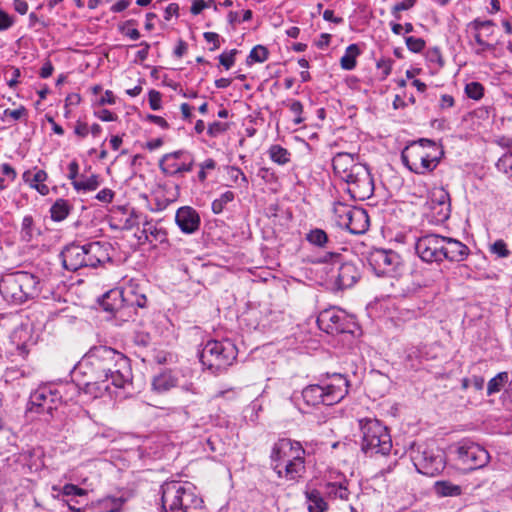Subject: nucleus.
I'll return each instance as SVG.
<instances>
[{"mask_svg": "<svg viewBox=\"0 0 512 512\" xmlns=\"http://www.w3.org/2000/svg\"><path fill=\"white\" fill-rule=\"evenodd\" d=\"M324 494L329 499L348 500L350 491L345 476L340 474L337 480L327 481L324 484Z\"/></svg>", "mask_w": 512, "mask_h": 512, "instance_id": "a878e982", "label": "nucleus"}, {"mask_svg": "<svg viewBox=\"0 0 512 512\" xmlns=\"http://www.w3.org/2000/svg\"><path fill=\"white\" fill-rule=\"evenodd\" d=\"M238 350L236 345L226 339L222 341L210 340L200 351V362L205 369L218 375L227 370L236 360Z\"/></svg>", "mask_w": 512, "mask_h": 512, "instance_id": "6e6552de", "label": "nucleus"}, {"mask_svg": "<svg viewBox=\"0 0 512 512\" xmlns=\"http://www.w3.org/2000/svg\"><path fill=\"white\" fill-rule=\"evenodd\" d=\"M348 192L352 198L360 201L369 199L374 192V182L370 170L364 164L354 169L348 180Z\"/></svg>", "mask_w": 512, "mask_h": 512, "instance_id": "dca6fc26", "label": "nucleus"}, {"mask_svg": "<svg viewBox=\"0 0 512 512\" xmlns=\"http://www.w3.org/2000/svg\"><path fill=\"white\" fill-rule=\"evenodd\" d=\"M79 369L87 376L85 389L95 398L110 393V385L117 389L132 386L130 360L108 346H94L80 362Z\"/></svg>", "mask_w": 512, "mask_h": 512, "instance_id": "f257e3e1", "label": "nucleus"}, {"mask_svg": "<svg viewBox=\"0 0 512 512\" xmlns=\"http://www.w3.org/2000/svg\"><path fill=\"white\" fill-rule=\"evenodd\" d=\"M494 22L492 20H481L479 18L474 19L468 24V27L475 31V33H481L482 30L487 31L486 36H490L493 31L492 27Z\"/></svg>", "mask_w": 512, "mask_h": 512, "instance_id": "ea45409f", "label": "nucleus"}, {"mask_svg": "<svg viewBox=\"0 0 512 512\" xmlns=\"http://www.w3.org/2000/svg\"><path fill=\"white\" fill-rule=\"evenodd\" d=\"M61 402L62 396L56 388L43 385L31 393L27 411L52 415L53 410L57 409Z\"/></svg>", "mask_w": 512, "mask_h": 512, "instance_id": "ddd939ff", "label": "nucleus"}, {"mask_svg": "<svg viewBox=\"0 0 512 512\" xmlns=\"http://www.w3.org/2000/svg\"><path fill=\"white\" fill-rule=\"evenodd\" d=\"M362 432L361 449L367 456L387 455L392 449L388 428L375 418L358 420Z\"/></svg>", "mask_w": 512, "mask_h": 512, "instance_id": "0eeeda50", "label": "nucleus"}, {"mask_svg": "<svg viewBox=\"0 0 512 512\" xmlns=\"http://www.w3.org/2000/svg\"><path fill=\"white\" fill-rule=\"evenodd\" d=\"M23 179L25 182H29L30 185L39 184L47 179V173L44 170H37L34 174L30 171H26L23 173Z\"/></svg>", "mask_w": 512, "mask_h": 512, "instance_id": "8fccbe9b", "label": "nucleus"}, {"mask_svg": "<svg viewBox=\"0 0 512 512\" xmlns=\"http://www.w3.org/2000/svg\"><path fill=\"white\" fill-rule=\"evenodd\" d=\"M149 105L154 111L160 110L161 108V93L156 90H150L149 92Z\"/></svg>", "mask_w": 512, "mask_h": 512, "instance_id": "680f3d73", "label": "nucleus"}, {"mask_svg": "<svg viewBox=\"0 0 512 512\" xmlns=\"http://www.w3.org/2000/svg\"><path fill=\"white\" fill-rule=\"evenodd\" d=\"M426 60L429 63L436 64L439 68H442L444 66V59L438 47H432L427 50Z\"/></svg>", "mask_w": 512, "mask_h": 512, "instance_id": "09e8293b", "label": "nucleus"}, {"mask_svg": "<svg viewBox=\"0 0 512 512\" xmlns=\"http://www.w3.org/2000/svg\"><path fill=\"white\" fill-rule=\"evenodd\" d=\"M290 111L295 115L293 122L295 125H300L305 121L303 114V104L298 100H291L287 103Z\"/></svg>", "mask_w": 512, "mask_h": 512, "instance_id": "49530a36", "label": "nucleus"}, {"mask_svg": "<svg viewBox=\"0 0 512 512\" xmlns=\"http://www.w3.org/2000/svg\"><path fill=\"white\" fill-rule=\"evenodd\" d=\"M234 193L232 191H226L220 195L219 198L212 202V211L215 214H220L224 207L231 201L234 200Z\"/></svg>", "mask_w": 512, "mask_h": 512, "instance_id": "58836bf2", "label": "nucleus"}, {"mask_svg": "<svg viewBox=\"0 0 512 512\" xmlns=\"http://www.w3.org/2000/svg\"><path fill=\"white\" fill-rule=\"evenodd\" d=\"M72 207L65 199H57L50 208L51 219L55 222H61L70 214Z\"/></svg>", "mask_w": 512, "mask_h": 512, "instance_id": "c85d7f7f", "label": "nucleus"}, {"mask_svg": "<svg viewBox=\"0 0 512 512\" xmlns=\"http://www.w3.org/2000/svg\"><path fill=\"white\" fill-rule=\"evenodd\" d=\"M53 491L57 492L55 495L62 498L63 501H69V497L84 496L85 490L74 484H65L63 487L53 486Z\"/></svg>", "mask_w": 512, "mask_h": 512, "instance_id": "473e14b6", "label": "nucleus"}, {"mask_svg": "<svg viewBox=\"0 0 512 512\" xmlns=\"http://www.w3.org/2000/svg\"><path fill=\"white\" fill-rule=\"evenodd\" d=\"M194 166V159L193 157L186 152V156L181 159L180 167H179V175L192 171Z\"/></svg>", "mask_w": 512, "mask_h": 512, "instance_id": "e2e57ef3", "label": "nucleus"}, {"mask_svg": "<svg viewBox=\"0 0 512 512\" xmlns=\"http://www.w3.org/2000/svg\"><path fill=\"white\" fill-rule=\"evenodd\" d=\"M144 232L149 233V235L152 237L151 241H156L160 244L168 242L167 232L161 227L149 225L148 228L144 229Z\"/></svg>", "mask_w": 512, "mask_h": 512, "instance_id": "c03bdc74", "label": "nucleus"}, {"mask_svg": "<svg viewBox=\"0 0 512 512\" xmlns=\"http://www.w3.org/2000/svg\"><path fill=\"white\" fill-rule=\"evenodd\" d=\"M185 156L186 152L183 150H177L163 155L159 160V168L161 172L166 176L179 175L180 162Z\"/></svg>", "mask_w": 512, "mask_h": 512, "instance_id": "393cba45", "label": "nucleus"}, {"mask_svg": "<svg viewBox=\"0 0 512 512\" xmlns=\"http://www.w3.org/2000/svg\"><path fill=\"white\" fill-rule=\"evenodd\" d=\"M238 53V50L232 49L229 52H223L219 55V62L223 65L227 70L230 69L235 63V55Z\"/></svg>", "mask_w": 512, "mask_h": 512, "instance_id": "5fc2aeb1", "label": "nucleus"}, {"mask_svg": "<svg viewBox=\"0 0 512 512\" xmlns=\"http://www.w3.org/2000/svg\"><path fill=\"white\" fill-rule=\"evenodd\" d=\"M33 224L34 220L31 215H26L21 223V235L22 239L30 241L33 237Z\"/></svg>", "mask_w": 512, "mask_h": 512, "instance_id": "de8ad7c7", "label": "nucleus"}, {"mask_svg": "<svg viewBox=\"0 0 512 512\" xmlns=\"http://www.w3.org/2000/svg\"><path fill=\"white\" fill-rule=\"evenodd\" d=\"M110 248V244L101 242L69 244L60 254L62 265L66 270L73 272L81 268H96L111 261Z\"/></svg>", "mask_w": 512, "mask_h": 512, "instance_id": "7ed1b4c3", "label": "nucleus"}, {"mask_svg": "<svg viewBox=\"0 0 512 512\" xmlns=\"http://www.w3.org/2000/svg\"><path fill=\"white\" fill-rule=\"evenodd\" d=\"M458 462L465 470H477L485 467L490 461L488 451L470 440H462L456 446Z\"/></svg>", "mask_w": 512, "mask_h": 512, "instance_id": "9b49d317", "label": "nucleus"}, {"mask_svg": "<svg viewBox=\"0 0 512 512\" xmlns=\"http://www.w3.org/2000/svg\"><path fill=\"white\" fill-rule=\"evenodd\" d=\"M123 505V500L117 497H107L102 501V506L106 512H118Z\"/></svg>", "mask_w": 512, "mask_h": 512, "instance_id": "603ef678", "label": "nucleus"}, {"mask_svg": "<svg viewBox=\"0 0 512 512\" xmlns=\"http://www.w3.org/2000/svg\"><path fill=\"white\" fill-rule=\"evenodd\" d=\"M227 174L229 175L230 179L235 182L239 183L241 187L247 188L248 187V179L246 175L241 171L240 168L236 166H228L227 167Z\"/></svg>", "mask_w": 512, "mask_h": 512, "instance_id": "79ce46f5", "label": "nucleus"}, {"mask_svg": "<svg viewBox=\"0 0 512 512\" xmlns=\"http://www.w3.org/2000/svg\"><path fill=\"white\" fill-rule=\"evenodd\" d=\"M443 241L444 237L438 234L424 235L416 241V253L427 263L441 262Z\"/></svg>", "mask_w": 512, "mask_h": 512, "instance_id": "a211bd4d", "label": "nucleus"}, {"mask_svg": "<svg viewBox=\"0 0 512 512\" xmlns=\"http://www.w3.org/2000/svg\"><path fill=\"white\" fill-rule=\"evenodd\" d=\"M350 382L346 375L340 373L327 374L319 384L306 386L302 390V398L306 405H334L348 394Z\"/></svg>", "mask_w": 512, "mask_h": 512, "instance_id": "20e7f679", "label": "nucleus"}, {"mask_svg": "<svg viewBox=\"0 0 512 512\" xmlns=\"http://www.w3.org/2000/svg\"><path fill=\"white\" fill-rule=\"evenodd\" d=\"M199 444L203 452L221 455L223 450V443L217 435H209L199 440Z\"/></svg>", "mask_w": 512, "mask_h": 512, "instance_id": "72a5a7b5", "label": "nucleus"}, {"mask_svg": "<svg viewBox=\"0 0 512 512\" xmlns=\"http://www.w3.org/2000/svg\"><path fill=\"white\" fill-rule=\"evenodd\" d=\"M227 129H228V124L215 121L208 126L207 134L210 137H218L219 135L226 132Z\"/></svg>", "mask_w": 512, "mask_h": 512, "instance_id": "6e6d98bb", "label": "nucleus"}, {"mask_svg": "<svg viewBox=\"0 0 512 512\" xmlns=\"http://www.w3.org/2000/svg\"><path fill=\"white\" fill-rule=\"evenodd\" d=\"M19 284L25 294L26 301L37 297L42 290V281L40 278L27 271L16 272Z\"/></svg>", "mask_w": 512, "mask_h": 512, "instance_id": "b1692460", "label": "nucleus"}, {"mask_svg": "<svg viewBox=\"0 0 512 512\" xmlns=\"http://www.w3.org/2000/svg\"><path fill=\"white\" fill-rule=\"evenodd\" d=\"M268 55H269V52L265 46L257 45L250 51V54L247 58V62L248 63H251V62L263 63L264 61H266L268 59Z\"/></svg>", "mask_w": 512, "mask_h": 512, "instance_id": "a19ab883", "label": "nucleus"}, {"mask_svg": "<svg viewBox=\"0 0 512 512\" xmlns=\"http://www.w3.org/2000/svg\"><path fill=\"white\" fill-rule=\"evenodd\" d=\"M411 459L417 471L427 476H435L445 467L443 453L426 445H419L412 450Z\"/></svg>", "mask_w": 512, "mask_h": 512, "instance_id": "9d476101", "label": "nucleus"}, {"mask_svg": "<svg viewBox=\"0 0 512 512\" xmlns=\"http://www.w3.org/2000/svg\"><path fill=\"white\" fill-rule=\"evenodd\" d=\"M163 512H199L203 500L190 486L178 481L166 482L161 486Z\"/></svg>", "mask_w": 512, "mask_h": 512, "instance_id": "423d86ee", "label": "nucleus"}, {"mask_svg": "<svg viewBox=\"0 0 512 512\" xmlns=\"http://www.w3.org/2000/svg\"><path fill=\"white\" fill-rule=\"evenodd\" d=\"M305 450L297 441L279 439L272 448L271 467L278 477L296 480L305 472Z\"/></svg>", "mask_w": 512, "mask_h": 512, "instance_id": "f03ea898", "label": "nucleus"}, {"mask_svg": "<svg viewBox=\"0 0 512 512\" xmlns=\"http://www.w3.org/2000/svg\"><path fill=\"white\" fill-rule=\"evenodd\" d=\"M175 222L183 233L193 234L199 230L201 219L195 209L183 206L176 211Z\"/></svg>", "mask_w": 512, "mask_h": 512, "instance_id": "aec40b11", "label": "nucleus"}, {"mask_svg": "<svg viewBox=\"0 0 512 512\" xmlns=\"http://www.w3.org/2000/svg\"><path fill=\"white\" fill-rule=\"evenodd\" d=\"M323 262L331 261L332 263V275L331 279H334L339 288L352 287L360 277L357 267L351 262H341V254L328 252L323 258Z\"/></svg>", "mask_w": 512, "mask_h": 512, "instance_id": "4468645a", "label": "nucleus"}, {"mask_svg": "<svg viewBox=\"0 0 512 512\" xmlns=\"http://www.w3.org/2000/svg\"><path fill=\"white\" fill-rule=\"evenodd\" d=\"M178 385V377L170 370L155 376L152 381L153 390L159 393L167 392Z\"/></svg>", "mask_w": 512, "mask_h": 512, "instance_id": "bb28decb", "label": "nucleus"}, {"mask_svg": "<svg viewBox=\"0 0 512 512\" xmlns=\"http://www.w3.org/2000/svg\"><path fill=\"white\" fill-rule=\"evenodd\" d=\"M114 195V191L109 188H104L97 193L96 199L103 203H110L112 202Z\"/></svg>", "mask_w": 512, "mask_h": 512, "instance_id": "774afa93", "label": "nucleus"}, {"mask_svg": "<svg viewBox=\"0 0 512 512\" xmlns=\"http://www.w3.org/2000/svg\"><path fill=\"white\" fill-rule=\"evenodd\" d=\"M434 489L436 494L440 497H455L462 493V488L459 485L449 481H437L434 485Z\"/></svg>", "mask_w": 512, "mask_h": 512, "instance_id": "2f4dec72", "label": "nucleus"}, {"mask_svg": "<svg viewBox=\"0 0 512 512\" xmlns=\"http://www.w3.org/2000/svg\"><path fill=\"white\" fill-rule=\"evenodd\" d=\"M442 149L433 140L421 138L406 146L401 153L403 164L416 174L432 172L440 163Z\"/></svg>", "mask_w": 512, "mask_h": 512, "instance_id": "39448f33", "label": "nucleus"}, {"mask_svg": "<svg viewBox=\"0 0 512 512\" xmlns=\"http://www.w3.org/2000/svg\"><path fill=\"white\" fill-rule=\"evenodd\" d=\"M94 114L98 119L104 122H112L118 119V116L108 109H100L98 111H95Z\"/></svg>", "mask_w": 512, "mask_h": 512, "instance_id": "69168bd1", "label": "nucleus"}, {"mask_svg": "<svg viewBox=\"0 0 512 512\" xmlns=\"http://www.w3.org/2000/svg\"><path fill=\"white\" fill-rule=\"evenodd\" d=\"M135 24V20H127L125 23L119 26V30L121 33L125 34L131 40H138L140 38V32L136 28L126 30V26Z\"/></svg>", "mask_w": 512, "mask_h": 512, "instance_id": "4d7b16f0", "label": "nucleus"}, {"mask_svg": "<svg viewBox=\"0 0 512 512\" xmlns=\"http://www.w3.org/2000/svg\"><path fill=\"white\" fill-rule=\"evenodd\" d=\"M426 207L431 223H444L451 214V200L448 191L443 187L432 188L428 193Z\"/></svg>", "mask_w": 512, "mask_h": 512, "instance_id": "2eb2a0df", "label": "nucleus"}, {"mask_svg": "<svg viewBox=\"0 0 512 512\" xmlns=\"http://www.w3.org/2000/svg\"><path fill=\"white\" fill-rule=\"evenodd\" d=\"M469 255V248L459 240L444 237L442 248V261L461 262Z\"/></svg>", "mask_w": 512, "mask_h": 512, "instance_id": "4be33fe9", "label": "nucleus"}, {"mask_svg": "<svg viewBox=\"0 0 512 512\" xmlns=\"http://www.w3.org/2000/svg\"><path fill=\"white\" fill-rule=\"evenodd\" d=\"M496 168L498 171L505 173L509 178L512 179V160L507 159V157H500L496 163Z\"/></svg>", "mask_w": 512, "mask_h": 512, "instance_id": "13d9d810", "label": "nucleus"}, {"mask_svg": "<svg viewBox=\"0 0 512 512\" xmlns=\"http://www.w3.org/2000/svg\"><path fill=\"white\" fill-rule=\"evenodd\" d=\"M360 55V49L357 44H350L344 55L340 59L341 68L344 70H353L356 67V58Z\"/></svg>", "mask_w": 512, "mask_h": 512, "instance_id": "c756f323", "label": "nucleus"}, {"mask_svg": "<svg viewBox=\"0 0 512 512\" xmlns=\"http://www.w3.org/2000/svg\"><path fill=\"white\" fill-rule=\"evenodd\" d=\"M14 24V18L0 9V31H5L12 27Z\"/></svg>", "mask_w": 512, "mask_h": 512, "instance_id": "0e129e2a", "label": "nucleus"}, {"mask_svg": "<svg viewBox=\"0 0 512 512\" xmlns=\"http://www.w3.org/2000/svg\"><path fill=\"white\" fill-rule=\"evenodd\" d=\"M10 73V78L7 80V84L10 88H14L19 83L18 79L21 76L19 68L11 67L6 74Z\"/></svg>", "mask_w": 512, "mask_h": 512, "instance_id": "338daca9", "label": "nucleus"}, {"mask_svg": "<svg viewBox=\"0 0 512 512\" xmlns=\"http://www.w3.org/2000/svg\"><path fill=\"white\" fill-rule=\"evenodd\" d=\"M200 170L197 178L200 182H205L207 179V171L214 170L216 168V162L212 158L206 159L204 162L199 164Z\"/></svg>", "mask_w": 512, "mask_h": 512, "instance_id": "3c124183", "label": "nucleus"}, {"mask_svg": "<svg viewBox=\"0 0 512 512\" xmlns=\"http://www.w3.org/2000/svg\"><path fill=\"white\" fill-rule=\"evenodd\" d=\"M318 327L327 334L353 333L355 323L343 310L331 307L317 317Z\"/></svg>", "mask_w": 512, "mask_h": 512, "instance_id": "f8f14e48", "label": "nucleus"}, {"mask_svg": "<svg viewBox=\"0 0 512 512\" xmlns=\"http://www.w3.org/2000/svg\"><path fill=\"white\" fill-rule=\"evenodd\" d=\"M362 164L356 163L354 157L349 153H338L332 159V166L335 174L343 181L348 180L354 169Z\"/></svg>", "mask_w": 512, "mask_h": 512, "instance_id": "5701e85b", "label": "nucleus"}, {"mask_svg": "<svg viewBox=\"0 0 512 512\" xmlns=\"http://www.w3.org/2000/svg\"><path fill=\"white\" fill-rule=\"evenodd\" d=\"M306 499L308 503V511L309 512H326L328 509V504L325 502L321 493L313 489L311 491L306 492Z\"/></svg>", "mask_w": 512, "mask_h": 512, "instance_id": "cd10ccee", "label": "nucleus"}, {"mask_svg": "<svg viewBox=\"0 0 512 512\" xmlns=\"http://www.w3.org/2000/svg\"><path fill=\"white\" fill-rule=\"evenodd\" d=\"M405 42L407 48L414 53H419L425 48V41L422 38L409 36L405 39Z\"/></svg>", "mask_w": 512, "mask_h": 512, "instance_id": "864d4df0", "label": "nucleus"}, {"mask_svg": "<svg viewBox=\"0 0 512 512\" xmlns=\"http://www.w3.org/2000/svg\"><path fill=\"white\" fill-rule=\"evenodd\" d=\"M353 208H354L353 206L347 205L342 202H335L333 204L332 211L334 214V219H335L336 224L339 227L343 224V222L346 219H348L347 217L351 213Z\"/></svg>", "mask_w": 512, "mask_h": 512, "instance_id": "4c0bfd02", "label": "nucleus"}, {"mask_svg": "<svg viewBox=\"0 0 512 512\" xmlns=\"http://www.w3.org/2000/svg\"><path fill=\"white\" fill-rule=\"evenodd\" d=\"M72 185L77 191H94L99 185V176L92 174L90 176L81 175L77 181H73Z\"/></svg>", "mask_w": 512, "mask_h": 512, "instance_id": "7c9ffc66", "label": "nucleus"}, {"mask_svg": "<svg viewBox=\"0 0 512 512\" xmlns=\"http://www.w3.org/2000/svg\"><path fill=\"white\" fill-rule=\"evenodd\" d=\"M257 176L260 177L265 183H275L277 176L271 168L261 167L258 170Z\"/></svg>", "mask_w": 512, "mask_h": 512, "instance_id": "052dcab7", "label": "nucleus"}, {"mask_svg": "<svg viewBox=\"0 0 512 512\" xmlns=\"http://www.w3.org/2000/svg\"><path fill=\"white\" fill-rule=\"evenodd\" d=\"M508 382V372H499L495 377L489 380L487 384V395L491 396L502 390Z\"/></svg>", "mask_w": 512, "mask_h": 512, "instance_id": "e433bc0d", "label": "nucleus"}, {"mask_svg": "<svg viewBox=\"0 0 512 512\" xmlns=\"http://www.w3.org/2000/svg\"><path fill=\"white\" fill-rule=\"evenodd\" d=\"M347 218L340 226L341 228L355 235L363 234L368 230L369 216L365 209L354 207Z\"/></svg>", "mask_w": 512, "mask_h": 512, "instance_id": "412c9836", "label": "nucleus"}, {"mask_svg": "<svg viewBox=\"0 0 512 512\" xmlns=\"http://www.w3.org/2000/svg\"><path fill=\"white\" fill-rule=\"evenodd\" d=\"M0 293L6 301L14 304L26 301L16 273L6 275L0 280Z\"/></svg>", "mask_w": 512, "mask_h": 512, "instance_id": "6ab92c4d", "label": "nucleus"}, {"mask_svg": "<svg viewBox=\"0 0 512 512\" xmlns=\"http://www.w3.org/2000/svg\"><path fill=\"white\" fill-rule=\"evenodd\" d=\"M489 250L498 258H507L511 254L510 250L507 248L506 243L502 239H498L493 244H491Z\"/></svg>", "mask_w": 512, "mask_h": 512, "instance_id": "a18cd8bd", "label": "nucleus"}, {"mask_svg": "<svg viewBox=\"0 0 512 512\" xmlns=\"http://www.w3.org/2000/svg\"><path fill=\"white\" fill-rule=\"evenodd\" d=\"M146 303V295L140 293L136 285L129 283L122 290L108 292L102 301V307L105 311L117 313L124 306L144 308Z\"/></svg>", "mask_w": 512, "mask_h": 512, "instance_id": "1a4fd4ad", "label": "nucleus"}, {"mask_svg": "<svg viewBox=\"0 0 512 512\" xmlns=\"http://www.w3.org/2000/svg\"><path fill=\"white\" fill-rule=\"evenodd\" d=\"M268 154L270 159L278 165H285L291 160V153L278 144L272 145L268 150Z\"/></svg>", "mask_w": 512, "mask_h": 512, "instance_id": "f704fd0d", "label": "nucleus"}, {"mask_svg": "<svg viewBox=\"0 0 512 512\" xmlns=\"http://www.w3.org/2000/svg\"><path fill=\"white\" fill-rule=\"evenodd\" d=\"M368 262L378 276L393 275L401 264V257L393 250L374 249Z\"/></svg>", "mask_w": 512, "mask_h": 512, "instance_id": "f3484780", "label": "nucleus"}, {"mask_svg": "<svg viewBox=\"0 0 512 512\" xmlns=\"http://www.w3.org/2000/svg\"><path fill=\"white\" fill-rule=\"evenodd\" d=\"M475 42L478 44L479 48L475 50V53L477 55H482L485 51L493 50L494 45L486 42L481 33H475L474 34Z\"/></svg>", "mask_w": 512, "mask_h": 512, "instance_id": "bf43d9fd", "label": "nucleus"}, {"mask_svg": "<svg viewBox=\"0 0 512 512\" xmlns=\"http://www.w3.org/2000/svg\"><path fill=\"white\" fill-rule=\"evenodd\" d=\"M465 93L473 100H480L484 95V87L479 82H470L465 86Z\"/></svg>", "mask_w": 512, "mask_h": 512, "instance_id": "37998d69", "label": "nucleus"}, {"mask_svg": "<svg viewBox=\"0 0 512 512\" xmlns=\"http://www.w3.org/2000/svg\"><path fill=\"white\" fill-rule=\"evenodd\" d=\"M306 240L313 246L319 247V248H325L327 247V244L329 243V237L327 233L320 228H314L311 229L306 234Z\"/></svg>", "mask_w": 512, "mask_h": 512, "instance_id": "c9c22d12", "label": "nucleus"}]
</instances>
